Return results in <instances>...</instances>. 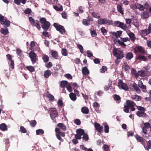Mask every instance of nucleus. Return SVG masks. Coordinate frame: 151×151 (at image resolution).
Returning <instances> with one entry per match:
<instances>
[{"label": "nucleus", "instance_id": "680f3d73", "mask_svg": "<svg viewBox=\"0 0 151 151\" xmlns=\"http://www.w3.org/2000/svg\"><path fill=\"white\" fill-rule=\"evenodd\" d=\"M139 87L142 89V91L144 92H146V87L145 86H138Z\"/></svg>", "mask_w": 151, "mask_h": 151}, {"label": "nucleus", "instance_id": "6e6d98bb", "mask_svg": "<svg viewBox=\"0 0 151 151\" xmlns=\"http://www.w3.org/2000/svg\"><path fill=\"white\" fill-rule=\"evenodd\" d=\"M138 59L139 60L144 61H146L147 60V58L141 55L138 56Z\"/></svg>", "mask_w": 151, "mask_h": 151}, {"label": "nucleus", "instance_id": "3c124183", "mask_svg": "<svg viewBox=\"0 0 151 151\" xmlns=\"http://www.w3.org/2000/svg\"><path fill=\"white\" fill-rule=\"evenodd\" d=\"M29 20L30 21L31 24L33 26H35V21L34 19H33L32 17H29Z\"/></svg>", "mask_w": 151, "mask_h": 151}, {"label": "nucleus", "instance_id": "c9c22d12", "mask_svg": "<svg viewBox=\"0 0 151 151\" xmlns=\"http://www.w3.org/2000/svg\"><path fill=\"white\" fill-rule=\"evenodd\" d=\"M110 147L108 145L105 144L103 145L102 149H104V151H109V148Z\"/></svg>", "mask_w": 151, "mask_h": 151}, {"label": "nucleus", "instance_id": "412c9836", "mask_svg": "<svg viewBox=\"0 0 151 151\" xmlns=\"http://www.w3.org/2000/svg\"><path fill=\"white\" fill-rule=\"evenodd\" d=\"M51 74V72L49 70H47L44 72V76L46 78L49 77Z\"/></svg>", "mask_w": 151, "mask_h": 151}, {"label": "nucleus", "instance_id": "aec40b11", "mask_svg": "<svg viewBox=\"0 0 151 151\" xmlns=\"http://www.w3.org/2000/svg\"><path fill=\"white\" fill-rule=\"evenodd\" d=\"M135 137L138 141L141 143V144H143L144 142V139L142 137L139 136L138 135H136L135 136Z\"/></svg>", "mask_w": 151, "mask_h": 151}, {"label": "nucleus", "instance_id": "79ce46f5", "mask_svg": "<svg viewBox=\"0 0 151 151\" xmlns=\"http://www.w3.org/2000/svg\"><path fill=\"white\" fill-rule=\"evenodd\" d=\"M83 135V136L82 137L83 139L86 141H87L89 139L88 135L86 133H85Z\"/></svg>", "mask_w": 151, "mask_h": 151}, {"label": "nucleus", "instance_id": "ddd939ff", "mask_svg": "<svg viewBox=\"0 0 151 151\" xmlns=\"http://www.w3.org/2000/svg\"><path fill=\"white\" fill-rule=\"evenodd\" d=\"M122 32V31H117L116 32H112L113 36L112 37V38L114 39L117 38L121 35Z\"/></svg>", "mask_w": 151, "mask_h": 151}, {"label": "nucleus", "instance_id": "dca6fc26", "mask_svg": "<svg viewBox=\"0 0 151 151\" xmlns=\"http://www.w3.org/2000/svg\"><path fill=\"white\" fill-rule=\"evenodd\" d=\"M7 129V126L5 123H2L0 124V129L2 131H5Z\"/></svg>", "mask_w": 151, "mask_h": 151}, {"label": "nucleus", "instance_id": "5701e85b", "mask_svg": "<svg viewBox=\"0 0 151 151\" xmlns=\"http://www.w3.org/2000/svg\"><path fill=\"white\" fill-rule=\"evenodd\" d=\"M81 111L83 113L87 114L88 113L89 110L86 107L84 106L82 108Z\"/></svg>", "mask_w": 151, "mask_h": 151}, {"label": "nucleus", "instance_id": "bf43d9fd", "mask_svg": "<svg viewBox=\"0 0 151 151\" xmlns=\"http://www.w3.org/2000/svg\"><path fill=\"white\" fill-rule=\"evenodd\" d=\"M82 23L83 24L86 26L90 25L89 21L86 19H84Z\"/></svg>", "mask_w": 151, "mask_h": 151}, {"label": "nucleus", "instance_id": "cd10ccee", "mask_svg": "<svg viewBox=\"0 0 151 151\" xmlns=\"http://www.w3.org/2000/svg\"><path fill=\"white\" fill-rule=\"evenodd\" d=\"M141 32L142 35H147L150 32L148 29H145V30H142Z\"/></svg>", "mask_w": 151, "mask_h": 151}, {"label": "nucleus", "instance_id": "2f4dec72", "mask_svg": "<svg viewBox=\"0 0 151 151\" xmlns=\"http://www.w3.org/2000/svg\"><path fill=\"white\" fill-rule=\"evenodd\" d=\"M133 57V55L132 52L128 53L126 55V58L128 60H130Z\"/></svg>", "mask_w": 151, "mask_h": 151}, {"label": "nucleus", "instance_id": "0eeeda50", "mask_svg": "<svg viewBox=\"0 0 151 151\" xmlns=\"http://www.w3.org/2000/svg\"><path fill=\"white\" fill-rule=\"evenodd\" d=\"M29 56L32 63L34 64L36 63L37 60V55L33 51H31L29 52Z\"/></svg>", "mask_w": 151, "mask_h": 151}, {"label": "nucleus", "instance_id": "4468645a", "mask_svg": "<svg viewBox=\"0 0 151 151\" xmlns=\"http://www.w3.org/2000/svg\"><path fill=\"white\" fill-rule=\"evenodd\" d=\"M137 75L138 76H139L142 77L148 76L149 75L147 72L144 71L142 70L138 71L137 73Z\"/></svg>", "mask_w": 151, "mask_h": 151}, {"label": "nucleus", "instance_id": "8fccbe9b", "mask_svg": "<svg viewBox=\"0 0 151 151\" xmlns=\"http://www.w3.org/2000/svg\"><path fill=\"white\" fill-rule=\"evenodd\" d=\"M74 122L77 125H79L81 124V122L80 119H76L74 120Z\"/></svg>", "mask_w": 151, "mask_h": 151}, {"label": "nucleus", "instance_id": "09e8293b", "mask_svg": "<svg viewBox=\"0 0 151 151\" xmlns=\"http://www.w3.org/2000/svg\"><path fill=\"white\" fill-rule=\"evenodd\" d=\"M150 149H151V140H149L148 142L147 143V146L146 149L148 150Z\"/></svg>", "mask_w": 151, "mask_h": 151}, {"label": "nucleus", "instance_id": "72a5a7b5", "mask_svg": "<svg viewBox=\"0 0 151 151\" xmlns=\"http://www.w3.org/2000/svg\"><path fill=\"white\" fill-rule=\"evenodd\" d=\"M132 98L136 101H139L141 100L140 97L137 95L133 96H132Z\"/></svg>", "mask_w": 151, "mask_h": 151}, {"label": "nucleus", "instance_id": "e433bc0d", "mask_svg": "<svg viewBox=\"0 0 151 151\" xmlns=\"http://www.w3.org/2000/svg\"><path fill=\"white\" fill-rule=\"evenodd\" d=\"M132 87L136 91V92L138 93H139L141 92V91L139 87L137 86H132Z\"/></svg>", "mask_w": 151, "mask_h": 151}, {"label": "nucleus", "instance_id": "6ab92c4d", "mask_svg": "<svg viewBox=\"0 0 151 151\" xmlns=\"http://www.w3.org/2000/svg\"><path fill=\"white\" fill-rule=\"evenodd\" d=\"M69 97L73 101H76L77 99L76 95L73 93H71L70 94Z\"/></svg>", "mask_w": 151, "mask_h": 151}, {"label": "nucleus", "instance_id": "7c9ffc66", "mask_svg": "<svg viewBox=\"0 0 151 151\" xmlns=\"http://www.w3.org/2000/svg\"><path fill=\"white\" fill-rule=\"evenodd\" d=\"M119 27L122 28V29L125 30H127L128 28V27L123 22L121 23Z\"/></svg>", "mask_w": 151, "mask_h": 151}, {"label": "nucleus", "instance_id": "39448f33", "mask_svg": "<svg viewBox=\"0 0 151 151\" xmlns=\"http://www.w3.org/2000/svg\"><path fill=\"white\" fill-rule=\"evenodd\" d=\"M0 22L1 24L2 25H4L6 27L9 26L10 24V21L4 18V16L0 14Z\"/></svg>", "mask_w": 151, "mask_h": 151}, {"label": "nucleus", "instance_id": "f3484780", "mask_svg": "<svg viewBox=\"0 0 151 151\" xmlns=\"http://www.w3.org/2000/svg\"><path fill=\"white\" fill-rule=\"evenodd\" d=\"M82 72L83 74L84 75H87L89 73L88 70L86 67H85L83 68Z\"/></svg>", "mask_w": 151, "mask_h": 151}, {"label": "nucleus", "instance_id": "4be33fe9", "mask_svg": "<svg viewBox=\"0 0 151 151\" xmlns=\"http://www.w3.org/2000/svg\"><path fill=\"white\" fill-rule=\"evenodd\" d=\"M57 126L64 131H65L66 129V126L63 123H59L58 124Z\"/></svg>", "mask_w": 151, "mask_h": 151}, {"label": "nucleus", "instance_id": "69168bd1", "mask_svg": "<svg viewBox=\"0 0 151 151\" xmlns=\"http://www.w3.org/2000/svg\"><path fill=\"white\" fill-rule=\"evenodd\" d=\"M117 41L118 42L119 44L120 45L122 46V47H126V45H125V44L124 43V42H123L122 41H120L119 40H118Z\"/></svg>", "mask_w": 151, "mask_h": 151}, {"label": "nucleus", "instance_id": "f8f14e48", "mask_svg": "<svg viewBox=\"0 0 151 151\" xmlns=\"http://www.w3.org/2000/svg\"><path fill=\"white\" fill-rule=\"evenodd\" d=\"M126 106L129 108H132V107H134L135 103L133 101L127 100L126 101Z\"/></svg>", "mask_w": 151, "mask_h": 151}, {"label": "nucleus", "instance_id": "f257e3e1", "mask_svg": "<svg viewBox=\"0 0 151 151\" xmlns=\"http://www.w3.org/2000/svg\"><path fill=\"white\" fill-rule=\"evenodd\" d=\"M40 22L42 24V29L46 31H47L49 28L50 24V23L46 21V19L44 18H42L40 19Z\"/></svg>", "mask_w": 151, "mask_h": 151}, {"label": "nucleus", "instance_id": "b1692460", "mask_svg": "<svg viewBox=\"0 0 151 151\" xmlns=\"http://www.w3.org/2000/svg\"><path fill=\"white\" fill-rule=\"evenodd\" d=\"M76 132L77 134L81 136L83 135L85 133L84 131L81 129H77L76 131Z\"/></svg>", "mask_w": 151, "mask_h": 151}, {"label": "nucleus", "instance_id": "5fc2aeb1", "mask_svg": "<svg viewBox=\"0 0 151 151\" xmlns=\"http://www.w3.org/2000/svg\"><path fill=\"white\" fill-rule=\"evenodd\" d=\"M54 8L57 11H61L63 10V7L62 6H60V8H59L57 6H53Z\"/></svg>", "mask_w": 151, "mask_h": 151}, {"label": "nucleus", "instance_id": "c756f323", "mask_svg": "<svg viewBox=\"0 0 151 151\" xmlns=\"http://www.w3.org/2000/svg\"><path fill=\"white\" fill-rule=\"evenodd\" d=\"M122 68H124V70L126 71H128L129 70L130 68L127 65V63H124L123 65Z\"/></svg>", "mask_w": 151, "mask_h": 151}, {"label": "nucleus", "instance_id": "a211bd4d", "mask_svg": "<svg viewBox=\"0 0 151 151\" xmlns=\"http://www.w3.org/2000/svg\"><path fill=\"white\" fill-rule=\"evenodd\" d=\"M137 115L139 117H145L146 116V114L145 113L141 111H138L137 112Z\"/></svg>", "mask_w": 151, "mask_h": 151}, {"label": "nucleus", "instance_id": "6e6552de", "mask_svg": "<svg viewBox=\"0 0 151 151\" xmlns=\"http://www.w3.org/2000/svg\"><path fill=\"white\" fill-rule=\"evenodd\" d=\"M94 127L96 130L98 132L100 133L103 132V127L102 126H101L99 123H95Z\"/></svg>", "mask_w": 151, "mask_h": 151}, {"label": "nucleus", "instance_id": "58836bf2", "mask_svg": "<svg viewBox=\"0 0 151 151\" xmlns=\"http://www.w3.org/2000/svg\"><path fill=\"white\" fill-rule=\"evenodd\" d=\"M90 30L91 31V36L93 37H95L97 35L96 33L95 30H92L91 28H90Z\"/></svg>", "mask_w": 151, "mask_h": 151}, {"label": "nucleus", "instance_id": "864d4df0", "mask_svg": "<svg viewBox=\"0 0 151 151\" xmlns=\"http://www.w3.org/2000/svg\"><path fill=\"white\" fill-rule=\"evenodd\" d=\"M43 59L44 62L46 63L49 60V57L46 55H45L43 58Z\"/></svg>", "mask_w": 151, "mask_h": 151}, {"label": "nucleus", "instance_id": "c03bdc74", "mask_svg": "<svg viewBox=\"0 0 151 151\" xmlns=\"http://www.w3.org/2000/svg\"><path fill=\"white\" fill-rule=\"evenodd\" d=\"M92 15L93 17L96 18H99L100 17L98 13L95 12H92Z\"/></svg>", "mask_w": 151, "mask_h": 151}, {"label": "nucleus", "instance_id": "338daca9", "mask_svg": "<svg viewBox=\"0 0 151 151\" xmlns=\"http://www.w3.org/2000/svg\"><path fill=\"white\" fill-rule=\"evenodd\" d=\"M86 53L88 55L87 56L88 57L90 58L93 56L92 53L90 51H87Z\"/></svg>", "mask_w": 151, "mask_h": 151}, {"label": "nucleus", "instance_id": "473e14b6", "mask_svg": "<svg viewBox=\"0 0 151 151\" xmlns=\"http://www.w3.org/2000/svg\"><path fill=\"white\" fill-rule=\"evenodd\" d=\"M0 32L2 34L6 35L8 33V29L7 28L4 29L3 28H1L0 30Z\"/></svg>", "mask_w": 151, "mask_h": 151}, {"label": "nucleus", "instance_id": "7ed1b4c3", "mask_svg": "<svg viewBox=\"0 0 151 151\" xmlns=\"http://www.w3.org/2000/svg\"><path fill=\"white\" fill-rule=\"evenodd\" d=\"M98 23L99 24H107L109 25L112 24V21L111 20H108L106 18H99L98 20Z\"/></svg>", "mask_w": 151, "mask_h": 151}, {"label": "nucleus", "instance_id": "37998d69", "mask_svg": "<svg viewBox=\"0 0 151 151\" xmlns=\"http://www.w3.org/2000/svg\"><path fill=\"white\" fill-rule=\"evenodd\" d=\"M107 70V68L106 66H103L101 68L100 70V72L101 73H103Z\"/></svg>", "mask_w": 151, "mask_h": 151}, {"label": "nucleus", "instance_id": "0e129e2a", "mask_svg": "<svg viewBox=\"0 0 151 151\" xmlns=\"http://www.w3.org/2000/svg\"><path fill=\"white\" fill-rule=\"evenodd\" d=\"M101 32L104 34L105 35L107 33V31L105 29L104 27H102L101 29Z\"/></svg>", "mask_w": 151, "mask_h": 151}, {"label": "nucleus", "instance_id": "9b49d317", "mask_svg": "<svg viewBox=\"0 0 151 151\" xmlns=\"http://www.w3.org/2000/svg\"><path fill=\"white\" fill-rule=\"evenodd\" d=\"M141 18L142 19L147 18L149 16L148 12L147 11H144L141 14Z\"/></svg>", "mask_w": 151, "mask_h": 151}, {"label": "nucleus", "instance_id": "20e7f679", "mask_svg": "<svg viewBox=\"0 0 151 151\" xmlns=\"http://www.w3.org/2000/svg\"><path fill=\"white\" fill-rule=\"evenodd\" d=\"M114 56L119 59H122L124 57V54L119 49L114 48L113 52Z\"/></svg>", "mask_w": 151, "mask_h": 151}, {"label": "nucleus", "instance_id": "a878e982", "mask_svg": "<svg viewBox=\"0 0 151 151\" xmlns=\"http://www.w3.org/2000/svg\"><path fill=\"white\" fill-rule=\"evenodd\" d=\"M63 88H66L67 90L69 92H71L72 91V87L71 86H60Z\"/></svg>", "mask_w": 151, "mask_h": 151}, {"label": "nucleus", "instance_id": "ea45409f", "mask_svg": "<svg viewBox=\"0 0 151 151\" xmlns=\"http://www.w3.org/2000/svg\"><path fill=\"white\" fill-rule=\"evenodd\" d=\"M44 133V131L41 129H37L36 131V134L37 135L41 134H43Z\"/></svg>", "mask_w": 151, "mask_h": 151}, {"label": "nucleus", "instance_id": "49530a36", "mask_svg": "<svg viewBox=\"0 0 151 151\" xmlns=\"http://www.w3.org/2000/svg\"><path fill=\"white\" fill-rule=\"evenodd\" d=\"M104 127V132L106 133H108L109 132V127L108 125L106 124H105Z\"/></svg>", "mask_w": 151, "mask_h": 151}, {"label": "nucleus", "instance_id": "a19ab883", "mask_svg": "<svg viewBox=\"0 0 151 151\" xmlns=\"http://www.w3.org/2000/svg\"><path fill=\"white\" fill-rule=\"evenodd\" d=\"M61 51L62 54L63 56H66L67 55L68 51L66 49H62Z\"/></svg>", "mask_w": 151, "mask_h": 151}, {"label": "nucleus", "instance_id": "423d86ee", "mask_svg": "<svg viewBox=\"0 0 151 151\" xmlns=\"http://www.w3.org/2000/svg\"><path fill=\"white\" fill-rule=\"evenodd\" d=\"M53 26L59 32L62 34H63L65 32V30L63 26L60 25L57 23H54L53 25Z\"/></svg>", "mask_w": 151, "mask_h": 151}, {"label": "nucleus", "instance_id": "052dcab7", "mask_svg": "<svg viewBox=\"0 0 151 151\" xmlns=\"http://www.w3.org/2000/svg\"><path fill=\"white\" fill-rule=\"evenodd\" d=\"M58 104L59 106L62 107L63 105V103L62 100L61 99H59L58 102Z\"/></svg>", "mask_w": 151, "mask_h": 151}, {"label": "nucleus", "instance_id": "603ef678", "mask_svg": "<svg viewBox=\"0 0 151 151\" xmlns=\"http://www.w3.org/2000/svg\"><path fill=\"white\" fill-rule=\"evenodd\" d=\"M31 72H33L35 70V69L32 66H27L26 67Z\"/></svg>", "mask_w": 151, "mask_h": 151}, {"label": "nucleus", "instance_id": "4c0bfd02", "mask_svg": "<svg viewBox=\"0 0 151 151\" xmlns=\"http://www.w3.org/2000/svg\"><path fill=\"white\" fill-rule=\"evenodd\" d=\"M137 50L138 51L141 53H144L145 52L144 48L141 46L138 47H137Z\"/></svg>", "mask_w": 151, "mask_h": 151}, {"label": "nucleus", "instance_id": "393cba45", "mask_svg": "<svg viewBox=\"0 0 151 151\" xmlns=\"http://www.w3.org/2000/svg\"><path fill=\"white\" fill-rule=\"evenodd\" d=\"M117 9L118 11L122 15L124 14L123 11V9L122 7V5L120 4H118L117 6Z\"/></svg>", "mask_w": 151, "mask_h": 151}, {"label": "nucleus", "instance_id": "f03ea898", "mask_svg": "<svg viewBox=\"0 0 151 151\" xmlns=\"http://www.w3.org/2000/svg\"><path fill=\"white\" fill-rule=\"evenodd\" d=\"M55 131L56 133V136L57 138L59 140L63 142V139L61 138V137H65V132H60V129L58 128H55Z\"/></svg>", "mask_w": 151, "mask_h": 151}, {"label": "nucleus", "instance_id": "13d9d810", "mask_svg": "<svg viewBox=\"0 0 151 151\" xmlns=\"http://www.w3.org/2000/svg\"><path fill=\"white\" fill-rule=\"evenodd\" d=\"M79 49L80 52L81 53H83V47L82 46L80 45H77Z\"/></svg>", "mask_w": 151, "mask_h": 151}, {"label": "nucleus", "instance_id": "774afa93", "mask_svg": "<svg viewBox=\"0 0 151 151\" xmlns=\"http://www.w3.org/2000/svg\"><path fill=\"white\" fill-rule=\"evenodd\" d=\"M60 85H70L68 82L65 81H63L61 82Z\"/></svg>", "mask_w": 151, "mask_h": 151}, {"label": "nucleus", "instance_id": "e2e57ef3", "mask_svg": "<svg viewBox=\"0 0 151 151\" xmlns=\"http://www.w3.org/2000/svg\"><path fill=\"white\" fill-rule=\"evenodd\" d=\"M47 97L48 98L49 100L50 101L53 100L54 99V97L53 96L50 94L48 96H47Z\"/></svg>", "mask_w": 151, "mask_h": 151}, {"label": "nucleus", "instance_id": "c85d7f7f", "mask_svg": "<svg viewBox=\"0 0 151 151\" xmlns=\"http://www.w3.org/2000/svg\"><path fill=\"white\" fill-rule=\"evenodd\" d=\"M118 86L120 89L126 91L129 90V88L128 86Z\"/></svg>", "mask_w": 151, "mask_h": 151}, {"label": "nucleus", "instance_id": "f704fd0d", "mask_svg": "<svg viewBox=\"0 0 151 151\" xmlns=\"http://www.w3.org/2000/svg\"><path fill=\"white\" fill-rule=\"evenodd\" d=\"M114 99L116 101L117 103H119L121 100V98L120 96L118 95H114Z\"/></svg>", "mask_w": 151, "mask_h": 151}, {"label": "nucleus", "instance_id": "9d476101", "mask_svg": "<svg viewBox=\"0 0 151 151\" xmlns=\"http://www.w3.org/2000/svg\"><path fill=\"white\" fill-rule=\"evenodd\" d=\"M147 4H144V5L143 6L141 4H136V8L139 9V10L140 11H143L145 9H147V8H146L145 7V6L146 5H147Z\"/></svg>", "mask_w": 151, "mask_h": 151}, {"label": "nucleus", "instance_id": "1a4fd4ad", "mask_svg": "<svg viewBox=\"0 0 151 151\" xmlns=\"http://www.w3.org/2000/svg\"><path fill=\"white\" fill-rule=\"evenodd\" d=\"M58 113L56 110H52L50 111V116L51 119L54 120V119L58 116Z\"/></svg>", "mask_w": 151, "mask_h": 151}, {"label": "nucleus", "instance_id": "4d7b16f0", "mask_svg": "<svg viewBox=\"0 0 151 151\" xmlns=\"http://www.w3.org/2000/svg\"><path fill=\"white\" fill-rule=\"evenodd\" d=\"M21 132L23 133H25L27 132V131L26 129L23 126H21L20 128Z\"/></svg>", "mask_w": 151, "mask_h": 151}, {"label": "nucleus", "instance_id": "de8ad7c7", "mask_svg": "<svg viewBox=\"0 0 151 151\" xmlns=\"http://www.w3.org/2000/svg\"><path fill=\"white\" fill-rule=\"evenodd\" d=\"M51 54L52 56L54 58H56L58 56V52L56 51H51Z\"/></svg>", "mask_w": 151, "mask_h": 151}, {"label": "nucleus", "instance_id": "bb28decb", "mask_svg": "<svg viewBox=\"0 0 151 151\" xmlns=\"http://www.w3.org/2000/svg\"><path fill=\"white\" fill-rule=\"evenodd\" d=\"M30 126L32 127H35L37 124V122L35 120L29 121Z\"/></svg>", "mask_w": 151, "mask_h": 151}, {"label": "nucleus", "instance_id": "a18cd8bd", "mask_svg": "<svg viewBox=\"0 0 151 151\" xmlns=\"http://www.w3.org/2000/svg\"><path fill=\"white\" fill-rule=\"evenodd\" d=\"M131 73L132 74L134 75L135 77H138L137 73H136V71L133 68H132Z\"/></svg>", "mask_w": 151, "mask_h": 151}, {"label": "nucleus", "instance_id": "2eb2a0df", "mask_svg": "<svg viewBox=\"0 0 151 151\" xmlns=\"http://www.w3.org/2000/svg\"><path fill=\"white\" fill-rule=\"evenodd\" d=\"M128 34L129 37L131 40L132 42H134L136 39V37L134 33L132 32H130V33H128Z\"/></svg>", "mask_w": 151, "mask_h": 151}]
</instances>
